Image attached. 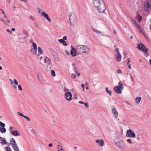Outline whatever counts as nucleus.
Segmentation results:
<instances>
[{
  "label": "nucleus",
  "instance_id": "f257e3e1",
  "mask_svg": "<svg viewBox=\"0 0 151 151\" xmlns=\"http://www.w3.org/2000/svg\"><path fill=\"white\" fill-rule=\"evenodd\" d=\"M93 5L98 11L100 13L104 12L106 9L105 4L103 0H92Z\"/></svg>",
  "mask_w": 151,
  "mask_h": 151
},
{
  "label": "nucleus",
  "instance_id": "f03ea898",
  "mask_svg": "<svg viewBox=\"0 0 151 151\" xmlns=\"http://www.w3.org/2000/svg\"><path fill=\"white\" fill-rule=\"evenodd\" d=\"M76 50L78 54H87L90 51V47L87 45H78L76 46Z\"/></svg>",
  "mask_w": 151,
  "mask_h": 151
},
{
  "label": "nucleus",
  "instance_id": "7ed1b4c3",
  "mask_svg": "<svg viewBox=\"0 0 151 151\" xmlns=\"http://www.w3.org/2000/svg\"><path fill=\"white\" fill-rule=\"evenodd\" d=\"M114 142L118 147L125 149L126 147L124 142L120 138L118 137L116 138L115 139Z\"/></svg>",
  "mask_w": 151,
  "mask_h": 151
},
{
  "label": "nucleus",
  "instance_id": "20e7f679",
  "mask_svg": "<svg viewBox=\"0 0 151 151\" xmlns=\"http://www.w3.org/2000/svg\"><path fill=\"white\" fill-rule=\"evenodd\" d=\"M119 86L114 87V89L115 92L117 93L121 94L122 93L121 89L124 88V86L122 83L119 82Z\"/></svg>",
  "mask_w": 151,
  "mask_h": 151
},
{
  "label": "nucleus",
  "instance_id": "39448f33",
  "mask_svg": "<svg viewBox=\"0 0 151 151\" xmlns=\"http://www.w3.org/2000/svg\"><path fill=\"white\" fill-rule=\"evenodd\" d=\"M69 21L71 24L72 25L74 23L76 22V14L73 12H71L69 14Z\"/></svg>",
  "mask_w": 151,
  "mask_h": 151
},
{
  "label": "nucleus",
  "instance_id": "423d86ee",
  "mask_svg": "<svg viewBox=\"0 0 151 151\" xmlns=\"http://www.w3.org/2000/svg\"><path fill=\"white\" fill-rule=\"evenodd\" d=\"M137 48L139 50L142 51L144 52L145 53H146L148 51V49L146 48L145 46L143 45V43H141L137 45Z\"/></svg>",
  "mask_w": 151,
  "mask_h": 151
},
{
  "label": "nucleus",
  "instance_id": "0eeeda50",
  "mask_svg": "<svg viewBox=\"0 0 151 151\" xmlns=\"http://www.w3.org/2000/svg\"><path fill=\"white\" fill-rule=\"evenodd\" d=\"M151 1L150 0L146 1L144 5V9L146 12H148L151 9Z\"/></svg>",
  "mask_w": 151,
  "mask_h": 151
},
{
  "label": "nucleus",
  "instance_id": "6e6552de",
  "mask_svg": "<svg viewBox=\"0 0 151 151\" xmlns=\"http://www.w3.org/2000/svg\"><path fill=\"white\" fill-rule=\"evenodd\" d=\"M115 51L116 52L115 55V58L118 62H120L122 58V55L119 52V49L116 48L115 49Z\"/></svg>",
  "mask_w": 151,
  "mask_h": 151
},
{
  "label": "nucleus",
  "instance_id": "1a4fd4ad",
  "mask_svg": "<svg viewBox=\"0 0 151 151\" xmlns=\"http://www.w3.org/2000/svg\"><path fill=\"white\" fill-rule=\"evenodd\" d=\"M126 135L127 137H129L133 138H135L136 136L135 133L131 129H129L127 130Z\"/></svg>",
  "mask_w": 151,
  "mask_h": 151
},
{
  "label": "nucleus",
  "instance_id": "9d476101",
  "mask_svg": "<svg viewBox=\"0 0 151 151\" xmlns=\"http://www.w3.org/2000/svg\"><path fill=\"white\" fill-rule=\"evenodd\" d=\"M14 128L13 127L11 126L9 128V130L11 134L15 136H19L20 133L17 130H15L13 132L12 131V129Z\"/></svg>",
  "mask_w": 151,
  "mask_h": 151
},
{
  "label": "nucleus",
  "instance_id": "9b49d317",
  "mask_svg": "<svg viewBox=\"0 0 151 151\" xmlns=\"http://www.w3.org/2000/svg\"><path fill=\"white\" fill-rule=\"evenodd\" d=\"M65 97L66 100L70 101L72 100V95L70 92H68L65 94Z\"/></svg>",
  "mask_w": 151,
  "mask_h": 151
},
{
  "label": "nucleus",
  "instance_id": "f8f14e48",
  "mask_svg": "<svg viewBox=\"0 0 151 151\" xmlns=\"http://www.w3.org/2000/svg\"><path fill=\"white\" fill-rule=\"evenodd\" d=\"M132 24L134 25L135 27L138 30L140 31L141 29L140 25L135 20L133 19L132 20Z\"/></svg>",
  "mask_w": 151,
  "mask_h": 151
},
{
  "label": "nucleus",
  "instance_id": "ddd939ff",
  "mask_svg": "<svg viewBox=\"0 0 151 151\" xmlns=\"http://www.w3.org/2000/svg\"><path fill=\"white\" fill-rule=\"evenodd\" d=\"M44 61L45 63H47L49 65H52V63L51 62V60L50 58L45 57L44 58Z\"/></svg>",
  "mask_w": 151,
  "mask_h": 151
},
{
  "label": "nucleus",
  "instance_id": "4468645a",
  "mask_svg": "<svg viewBox=\"0 0 151 151\" xmlns=\"http://www.w3.org/2000/svg\"><path fill=\"white\" fill-rule=\"evenodd\" d=\"M96 143L99 144V145L101 146H103L104 145V142L103 139H96L95 140Z\"/></svg>",
  "mask_w": 151,
  "mask_h": 151
},
{
  "label": "nucleus",
  "instance_id": "2eb2a0df",
  "mask_svg": "<svg viewBox=\"0 0 151 151\" xmlns=\"http://www.w3.org/2000/svg\"><path fill=\"white\" fill-rule=\"evenodd\" d=\"M70 53L72 56H75L76 54L78 53L76 48V49L72 48L70 51Z\"/></svg>",
  "mask_w": 151,
  "mask_h": 151
},
{
  "label": "nucleus",
  "instance_id": "dca6fc26",
  "mask_svg": "<svg viewBox=\"0 0 151 151\" xmlns=\"http://www.w3.org/2000/svg\"><path fill=\"white\" fill-rule=\"evenodd\" d=\"M41 15L43 16L49 22H51V20L50 18L48 16V15L45 12H42V14H41Z\"/></svg>",
  "mask_w": 151,
  "mask_h": 151
},
{
  "label": "nucleus",
  "instance_id": "f3484780",
  "mask_svg": "<svg viewBox=\"0 0 151 151\" xmlns=\"http://www.w3.org/2000/svg\"><path fill=\"white\" fill-rule=\"evenodd\" d=\"M10 142L12 146H13L17 144L15 140L13 138H12L10 139Z\"/></svg>",
  "mask_w": 151,
  "mask_h": 151
},
{
  "label": "nucleus",
  "instance_id": "a211bd4d",
  "mask_svg": "<svg viewBox=\"0 0 151 151\" xmlns=\"http://www.w3.org/2000/svg\"><path fill=\"white\" fill-rule=\"evenodd\" d=\"M141 100V97H136L135 99V102L137 104H139Z\"/></svg>",
  "mask_w": 151,
  "mask_h": 151
},
{
  "label": "nucleus",
  "instance_id": "6ab92c4d",
  "mask_svg": "<svg viewBox=\"0 0 151 151\" xmlns=\"http://www.w3.org/2000/svg\"><path fill=\"white\" fill-rule=\"evenodd\" d=\"M59 42L61 43L64 46H66L67 45V44L66 43V42L63 40V39H59L58 40Z\"/></svg>",
  "mask_w": 151,
  "mask_h": 151
},
{
  "label": "nucleus",
  "instance_id": "aec40b11",
  "mask_svg": "<svg viewBox=\"0 0 151 151\" xmlns=\"http://www.w3.org/2000/svg\"><path fill=\"white\" fill-rule=\"evenodd\" d=\"M14 151H19L17 144L12 146Z\"/></svg>",
  "mask_w": 151,
  "mask_h": 151
},
{
  "label": "nucleus",
  "instance_id": "412c9836",
  "mask_svg": "<svg viewBox=\"0 0 151 151\" xmlns=\"http://www.w3.org/2000/svg\"><path fill=\"white\" fill-rule=\"evenodd\" d=\"M112 112L114 114L116 118H117L118 117V113L117 111L114 109H112Z\"/></svg>",
  "mask_w": 151,
  "mask_h": 151
},
{
  "label": "nucleus",
  "instance_id": "4be33fe9",
  "mask_svg": "<svg viewBox=\"0 0 151 151\" xmlns=\"http://www.w3.org/2000/svg\"><path fill=\"white\" fill-rule=\"evenodd\" d=\"M137 20H138V22H140L142 20V17L140 15H138L136 17Z\"/></svg>",
  "mask_w": 151,
  "mask_h": 151
},
{
  "label": "nucleus",
  "instance_id": "5701e85b",
  "mask_svg": "<svg viewBox=\"0 0 151 151\" xmlns=\"http://www.w3.org/2000/svg\"><path fill=\"white\" fill-rule=\"evenodd\" d=\"M57 148L58 151H63V149L62 148L61 146L58 145L57 146Z\"/></svg>",
  "mask_w": 151,
  "mask_h": 151
},
{
  "label": "nucleus",
  "instance_id": "b1692460",
  "mask_svg": "<svg viewBox=\"0 0 151 151\" xmlns=\"http://www.w3.org/2000/svg\"><path fill=\"white\" fill-rule=\"evenodd\" d=\"M105 91L106 92L109 94L110 96H111V90H108V87L106 88Z\"/></svg>",
  "mask_w": 151,
  "mask_h": 151
},
{
  "label": "nucleus",
  "instance_id": "393cba45",
  "mask_svg": "<svg viewBox=\"0 0 151 151\" xmlns=\"http://www.w3.org/2000/svg\"><path fill=\"white\" fill-rule=\"evenodd\" d=\"M5 22H3L4 24L7 26H9V24L10 23V21L9 19H6V21L5 20Z\"/></svg>",
  "mask_w": 151,
  "mask_h": 151
},
{
  "label": "nucleus",
  "instance_id": "a878e982",
  "mask_svg": "<svg viewBox=\"0 0 151 151\" xmlns=\"http://www.w3.org/2000/svg\"><path fill=\"white\" fill-rule=\"evenodd\" d=\"M38 52L39 54H41L43 53V51L40 47H39L37 49Z\"/></svg>",
  "mask_w": 151,
  "mask_h": 151
},
{
  "label": "nucleus",
  "instance_id": "bb28decb",
  "mask_svg": "<svg viewBox=\"0 0 151 151\" xmlns=\"http://www.w3.org/2000/svg\"><path fill=\"white\" fill-rule=\"evenodd\" d=\"M0 139H2L3 140V142H1L0 143H1V144H3V143L6 144V141L4 138H2L1 137H0Z\"/></svg>",
  "mask_w": 151,
  "mask_h": 151
},
{
  "label": "nucleus",
  "instance_id": "cd10ccee",
  "mask_svg": "<svg viewBox=\"0 0 151 151\" xmlns=\"http://www.w3.org/2000/svg\"><path fill=\"white\" fill-rule=\"evenodd\" d=\"M51 75L53 77H55L56 76L54 70H52L50 71Z\"/></svg>",
  "mask_w": 151,
  "mask_h": 151
},
{
  "label": "nucleus",
  "instance_id": "c85d7f7f",
  "mask_svg": "<svg viewBox=\"0 0 151 151\" xmlns=\"http://www.w3.org/2000/svg\"><path fill=\"white\" fill-rule=\"evenodd\" d=\"M6 131V128L4 127H2L1 130L0 131V132L2 133H5Z\"/></svg>",
  "mask_w": 151,
  "mask_h": 151
},
{
  "label": "nucleus",
  "instance_id": "c756f323",
  "mask_svg": "<svg viewBox=\"0 0 151 151\" xmlns=\"http://www.w3.org/2000/svg\"><path fill=\"white\" fill-rule=\"evenodd\" d=\"M92 30L93 32H96L97 34H100L101 33V32L100 31L97 30L94 28H93Z\"/></svg>",
  "mask_w": 151,
  "mask_h": 151
},
{
  "label": "nucleus",
  "instance_id": "7c9ffc66",
  "mask_svg": "<svg viewBox=\"0 0 151 151\" xmlns=\"http://www.w3.org/2000/svg\"><path fill=\"white\" fill-rule=\"evenodd\" d=\"M5 150L6 151H12L11 148L9 147H5Z\"/></svg>",
  "mask_w": 151,
  "mask_h": 151
},
{
  "label": "nucleus",
  "instance_id": "2f4dec72",
  "mask_svg": "<svg viewBox=\"0 0 151 151\" xmlns=\"http://www.w3.org/2000/svg\"><path fill=\"white\" fill-rule=\"evenodd\" d=\"M32 46L34 49L36 50H37V46L35 43L33 42L32 43Z\"/></svg>",
  "mask_w": 151,
  "mask_h": 151
},
{
  "label": "nucleus",
  "instance_id": "473e14b6",
  "mask_svg": "<svg viewBox=\"0 0 151 151\" xmlns=\"http://www.w3.org/2000/svg\"><path fill=\"white\" fill-rule=\"evenodd\" d=\"M129 75L130 77V78L131 80V81L133 83H134V79L133 78V77L132 76V75L131 74V73H129Z\"/></svg>",
  "mask_w": 151,
  "mask_h": 151
},
{
  "label": "nucleus",
  "instance_id": "72a5a7b5",
  "mask_svg": "<svg viewBox=\"0 0 151 151\" xmlns=\"http://www.w3.org/2000/svg\"><path fill=\"white\" fill-rule=\"evenodd\" d=\"M0 126L2 127H5V124L3 123L0 121Z\"/></svg>",
  "mask_w": 151,
  "mask_h": 151
},
{
  "label": "nucleus",
  "instance_id": "f704fd0d",
  "mask_svg": "<svg viewBox=\"0 0 151 151\" xmlns=\"http://www.w3.org/2000/svg\"><path fill=\"white\" fill-rule=\"evenodd\" d=\"M13 82L16 85H18V81L16 79H13Z\"/></svg>",
  "mask_w": 151,
  "mask_h": 151
},
{
  "label": "nucleus",
  "instance_id": "c9c22d12",
  "mask_svg": "<svg viewBox=\"0 0 151 151\" xmlns=\"http://www.w3.org/2000/svg\"><path fill=\"white\" fill-rule=\"evenodd\" d=\"M24 118L26 119H27V120L28 121H30V119L29 117L27 116H24Z\"/></svg>",
  "mask_w": 151,
  "mask_h": 151
},
{
  "label": "nucleus",
  "instance_id": "e433bc0d",
  "mask_svg": "<svg viewBox=\"0 0 151 151\" xmlns=\"http://www.w3.org/2000/svg\"><path fill=\"white\" fill-rule=\"evenodd\" d=\"M127 142L130 144H132V142L131 139H128L127 140Z\"/></svg>",
  "mask_w": 151,
  "mask_h": 151
},
{
  "label": "nucleus",
  "instance_id": "4c0bfd02",
  "mask_svg": "<svg viewBox=\"0 0 151 151\" xmlns=\"http://www.w3.org/2000/svg\"><path fill=\"white\" fill-rule=\"evenodd\" d=\"M17 114L19 116H23L24 117V115L22 113H20V112H18Z\"/></svg>",
  "mask_w": 151,
  "mask_h": 151
},
{
  "label": "nucleus",
  "instance_id": "58836bf2",
  "mask_svg": "<svg viewBox=\"0 0 151 151\" xmlns=\"http://www.w3.org/2000/svg\"><path fill=\"white\" fill-rule=\"evenodd\" d=\"M117 73H122V71L121 69H118L117 71Z\"/></svg>",
  "mask_w": 151,
  "mask_h": 151
},
{
  "label": "nucleus",
  "instance_id": "ea45409f",
  "mask_svg": "<svg viewBox=\"0 0 151 151\" xmlns=\"http://www.w3.org/2000/svg\"><path fill=\"white\" fill-rule=\"evenodd\" d=\"M71 77L72 78L74 79L76 77V76L74 73H72L71 75Z\"/></svg>",
  "mask_w": 151,
  "mask_h": 151
},
{
  "label": "nucleus",
  "instance_id": "a19ab883",
  "mask_svg": "<svg viewBox=\"0 0 151 151\" xmlns=\"http://www.w3.org/2000/svg\"><path fill=\"white\" fill-rule=\"evenodd\" d=\"M18 88L21 91H22V88L21 86L20 85H19L18 86Z\"/></svg>",
  "mask_w": 151,
  "mask_h": 151
},
{
  "label": "nucleus",
  "instance_id": "79ce46f5",
  "mask_svg": "<svg viewBox=\"0 0 151 151\" xmlns=\"http://www.w3.org/2000/svg\"><path fill=\"white\" fill-rule=\"evenodd\" d=\"M75 73L78 76H80V73H79L78 72H77L76 71H75Z\"/></svg>",
  "mask_w": 151,
  "mask_h": 151
},
{
  "label": "nucleus",
  "instance_id": "37998d69",
  "mask_svg": "<svg viewBox=\"0 0 151 151\" xmlns=\"http://www.w3.org/2000/svg\"><path fill=\"white\" fill-rule=\"evenodd\" d=\"M29 18L30 19H32V20H34V17L32 15L30 16Z\"/></svg>",
  "mask_w": 151,
  "mask_h": 151
},
{
  "label": "nucleus",
  "instance_id": "c03bdc74",
  "mask_svg": "<svg viewBox=\"0 0 151 151\" xmlns=\"http://www.w3.org/2000/svg\"><path fill=\"white\" fill-rule=\"evenodd\" d=\"M6 31L8 32H9L10 34H12V32L9 29H7Z\"/></svg>",
  "mask_w": 151,
  "mask_h": 151
},
{
  "label": "nucleus",
  "instance_id": "a18cd8bd",
  "mask_svg": "<svg viewBox=\"0 0 151 151\" xmlns=\"http://www.w3.org/2000/svg\"><path fill=\"white\" fill-rule=\"evenodd\" d=\"M84 104L85 105L86 107H87L88 108L89 107V106L88 105V103H84Z\"/></svg>",
  "mask_w": 151,
  "mask_h": 151
},
{
  "label": "nucleus",
  "instance_id": "49530a36",
  "mask_svg": "<svg viewBox=\"0 0 151 151\" xmlns=\"http://www.w3.org/2000/svg\"><path fill=\"white\" fill-rule=\"evenodd\" d=\"M0 21H2V22H5V20L3 18H0Z\"/></svg>",
  "mask_w": 151,
  "mask_h": 151
},
{
  "label": "nucleus",
  "instance_id": "de8ad7c7",
  "mask_svg": "<svg viewBox=\"0 0 151 151\" xmlns=\"http://www.w3.org/2000/svg\"><path fill=\"white\" fill-rule=\"evenodd\" d=\"M65 52L66 54L67 55H69V52H68L67 50H65Z\"/></svg>",
  "mask_w": 151,
  "mask_h": 151
},
{
  "label": "nucleus",
  "instance_id": "09e8293b",
  "mask_svg": "<svg viewBox=\"0 0 151 151\" xmlns=\"http://www.w3.org/2000/svg\"><path fill=\"white\" fill-rule=\"evenodd\" d=\"M81 87L83 88V90H84V88H85V85L83 83H82L81 84Z\"/></svg>",
  "mask_w": 151,
  "mask_h": 151
},
{
  "label": "nucleus",
  "instance_id": "8fccbe9b",
  "mask_svg": "<svg viewBox=\"0 0 151 151\" xmlns=\"http://www.w3.org/2000/svg\"><path fill=\"white\" fill-rule=\"evenodd\" d=\"M67 39V37L66 36H64L63 37V40H66Z\"/></svg>",
  "mask_w": 151,
  "mask_h": 151
},
{
  "label": "nucleus",
  "instance_id": "3c124183",
  "mask_svg": "<svg viewBox=\"0 0 151 151\" xmlns=\"http://www.w3.org/2000/svg\"><path fill=\"white\" fill-rule=\"evenodd\" d=\"M0 10L1 11H2V14H5L4 11L2 9H0Z\"/></svg>",
  "mask_w": 151,
  "mask_h": 151
},
{
  "label": "nucleus",
  "instance_id": "603ef678",
  "mask_svg": "<svg viewBox=\"0 0 151 151\" xmlns=\"http://www.w3.org/2000/svg\"><path fill=\"white\" fill-rule=\"evenodd\" d=\"M9 81H10L12 85L13 84V81L11 79H9Z\"/></svg>",
  "mask_w": 151,
  "mask_h": 151
},
{
  "label": "nucleus",
  "instance_id": "864d4df0",
  "mask_svg": "<svg viewBox=\"0 0 151 151\" xmlns=\"http://www.w3.org/2000/svg\"><path fill=\"white\" fill-rule=\"evenodd\" d=\"M78 103L80 104H84V102L81 101H79Z\"/></svg>",
  "mask_w": 151,
  "mask_h": 151
},
{
  "label": "nucleus",
  "instance_id": "5fc2aeb1",
  "mask_svg": "<svg viewBox=\"0 0 151 151\" xmlns=\"http://www.w3.org/2000/svg\"><path fill=\"white\" fill-rule=\"evenodd\" d=\"M37 50H36L34 49V50L32 51V52L34 54L35 53L37 52Z\"/></svg>",
  "mask_w": 151,
  "mask_h": 151
},
{
  "label": "nucleus",
  "instance_id": "6e6d98bb",
  "mask_svg": "<svg viewBox=\"0 0 151 151\" xmlns=\"http://www.w3.org/2000/svg\"><path fill=\"white\" fill-rule=\"evenodd\" d=\"M52 143H50V144H49L48 145L50 147H52Z\"/></svg>",
  "mask_w": 151,
  "mask_h": 151
},
{
  "label": "nucleus",
  "instance_id": "4d7b16f0",
  "mask_svg": "<svg viewBox=\"0 0 151 151\" xmlns=\"http://www.w3.org/2000/svg\"><path fill=\"white\" fill-rule=\"evenodd\" d=\"M137 138L138 139V140H140V137H139V136L138 135L137 136Z\"/></svg>",
  "mask_w": 151,
  "mask_h": 151
},
{
  "label": "nucleus",
  "instance_id": "13d9d810",
  "mask_svg": "<svg viewBox=\"0 0 151 151\" xmlns=\"http://www.w3.org/2000/svg\"><path fill=\"white\" fill-rule=\"evenodd\" d=\"M129 68L130 69H131V64H129L128 65Z\"/></svg>",
  "mask_w": 151,
  "mask_h": 151
},
{
  "label": "nucleus",
  "instance_id": "bf43d9fd",
  "mask_svg": "<svg viewBox=\"0 0 151 151\" xmlns=\"http://www.w3.org/2000/svg\"><path fill=\"white\" fill-rule=\"evenodd\" d=\"M127 61L128 63H129L130 61V60L129 58H128L127 59Z\"/></svg>",
  "mask_w": 151,
  "mask_h": 151
},
{
  "label": "nucleus",
  "instance_id": "052dcab7",
  "mask_svg": "<svg viewBox=\"0 0 151 151\" xmlns=\"http://www.w3.org/2000/svg\"><path fill=\"white\" fill-rule=\"evenodd\" d=\"M4 17L5 18H7V16H6L5 14H4Z\"/></svg>",
  "mask_w": 151,
  "mask_h": 151
},
{
  "label": "nucleus",
  "instance_id": "680f3d73",
  "mask_svg": "<svg viewBox=\"0 0 151 151\" xmlns=\"http://www.w3.org/2000/svg\"><path fill=\"white\" fill-rule=\"evenodd\" d=\"M65 90L66 92H68L69 91V89H65Z\"/></svg>",
  "mask_w": 151,
  "mask_h": 151
},
{
  "label": "nucleus",
  "instance_id": "e2e57ef3",
  "mask_svg": "<svg viewBox=\"0 0 151 151\" xmlns=\"http://www.w3.org/2000/svg\"><path fill=\"white\" fill-rule=\"evenodd\" d=\"M11 30L12 31H15V29L14 28H12L11 29Z\"/></svg>",
  "mask_w": 151,
  "mask_h": 151
},
{
  "label": "nucleus",
  "instance_id": "0e129e2a",
  "mask_svg": "<svg viewBox=\"0 0 151 151\" xmlns=\"http://www.w3.org/2000/svg\"><path fill=\"white\" fill-rule=\"evenodd\" d=\"M2 69V67L0 65V70H1Z\"/></svg>",
  "mask_w": 151,
  "mask_h": 151
},
{
  "label": "nucleus",
  "instance_id": "69168bd1",
  "mask_svg": "<svg viewBox=\"0 0 151 151\" xmlns=\"http://www.w3.org/2000/svg\"><path fill=\"white\" fill-rule=\"evenodd\" d=\"M41 9H39V13H40V12H41Z\"/></svg>",
  "mask_w": 151,
  "mask_h": 151
},
{
  "label": "nucleus",
  "instance_id": "338daca9",
  "mask_svg": "<svg viewBox=\"0 0 151 151\" xmlns=\"http://www.w3.org/2000/svg\"><path fill=\"white\" fill-rule=\"evenodd\" d=\"M86 89L88 90V86H86Z\"/></svg>",
  "mask_w": 151,
  "mask_h": 151
},
{
  "label": "nucleus",
  "instance_id": "774afa93",
  "mask_svg": "<svg viewBox=\"0 0 151 151\" xmlns=\"http://www.w3.org/2000/svg\"><path fill=\"white\" fill-rule=\"evenodd\" d=\"M150 29L151 30V24L150 25Z\"/></svg>",
  "mask_w": 151,
  "mask_h": 151
}]
</instances>
